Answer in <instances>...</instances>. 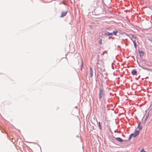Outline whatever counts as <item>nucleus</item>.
I'll use <instances>...</instances> for the list:
<instances>
[{"mask_svg": "<svg viewBox=\"0 0 152 152\" xmlns=\"http://www.w3.org/2000/svg\"><path fill=\"white\" fill-rule=\"evenodd\" d=\"M131 73L132 75H137V72L135 70H134L132 71Z\"/></svg>", "mask_w": 152, "mask_h": 152, "instance_id": "6", "label": "nucleus"}, {"mask_svg": "<svg viewBox=\"0 0 152 152\" xmlns=\"http://www.w3.org/2000/svg\"><path fill=\"white\" fill-rule=\"evenodd\" d=\"M149 40L150 41V42H152V40Z\"/></svg>", "mask_w": 152, "mask_h": 152, "instance_id": "20", "label": "nucleus"}, {"mask_svg": "<svg viewBox=\"0 0 152 152\" xmlns=\"http://www.w3.org/2000/svg\"><path fill=\"white\" fill-rule=\"evenodd\" d=\"M139 53L140 54V56H143L144 55V53L142 51H140L139 52Z\"/></svg>", "mask_w": 152, "mask_h": 152, "instance_id": "7", "label": "nucleus"}, {"mask_svg": "<svg viewBox=\"0 0 152 152\" xmlns=\"http://www.w3.org/2000/svg\"><path fill=\"white\" fill-rule=\"evenodd\" d=\"M141 128H142L141 127V128H140V127H139V129H141Z\"/></svg>", "mask_w": 152, "mask_h": 152, "instance_id": "19", "label": "nucleus"}, {"mask_svg": "<svg viewBox=\"0 0 152 152\" xmlns=\"http://www.w3.org/2000/svg\"><path fill=\"white\" fill-rule=\"evenodd\" d=\"M115 139L117 140V141L121 142H122L123 141V140L120 137H117Z\"/></svg>", "mask_w": 152, "mask_h": 152, "instance_id": "5", "label": "nucleus"}, {"mask_svg": "<svg viewBox=\"0 0 152 152\" xmlns=\"http://www.w3.org/2000/svg\"><path fill=\"white\" fill-rule=\"evenodd\" d=\"M132 41H133V43L134 44V47L136 48L137 47H136V40H133Z\"/></svg>", "mask_w": 152, "mask_h": 152, "instance_id": "8", "label": "nucleus"}, {"mask_svg": "<svg viewBox=\"0 0 152 152\" xmlns=\"http://www.w3.org/2000/svg\"><path fill=\"white\" fill-rule=\"evenodd\" d=\"M67 13V11L62 12L61 13V16H60V17H63L65 16L66 15Z\"/></svg>", "mask_w": 152, "mask_h": 152, "instance_id": "3", "label": "nucleus"}, {"mask_svg": "<svg viewBox=\"0 0 152 152\" xmlns=\"http://www.w3.org/2000/svg\"><path fill=\"white\" fill-rule=\"evenodd\" d=\"M149 115L148 114L147 115H146V117L145 120H146V119H147V118H148V117H149Z\"/></svg>", "mask_w": 152, "mask_h": 152, "instance_id": "13", "label": "nucleus"}, {"mask_svg": "<svg viewBox=\"0 0 152 152\" xmlns=\"http://www.w3.org/2000/svg\"><path fill=\"white\" fill-rule=\"evenodd\" d=\"M106 35H112V34L111 33H109V32H107V33H106Z\"/></svg>", "mask_w": 152, "mask_h": 152, "instance_id": "10", "label": "nucleus"}, {"mask_svg": "<svg viewBox=\"0 0 152 152\" xmlns=\"http://www.w3.org/2000/svg\"><path fill=\"white\" fill-rule=\"evenodd\" d=\"M140 133V131L139 130L135 131L134 133L130 135L129 139H130L132 137H133L134 138L135 137L137 136Z\"/></svg>", "mask_w": 152, "mask_h": 152, "instance_id": "1", "label": "nucleus"}, {"mask_svg": "<svg viewBox=\"0 0 152 152\" xmlns=\"http://www.w3.org/2000/svg\"><path fill=\"white\" fill-rule=\"evenodd\" d=\"M104 89L102 87L99 88V98L101 99L104 95Z\"/></svg>", "mask_w": 152, "mask_h": 152, "instance_id": "2", "label": "nucleus"}, {"mask_svg": "<svg viewBox=\"0 0 152 152\" xmlns=\"http://www.w3.org/2000/svg\"><path fill=\"white\" fill-rule=\"evenodd\" d=\"M82 66H83V61L82 60Z\"/></svg>", "mask_w": 152, "mask_h": 152, "instance_id": "17", "label": "nucleus"}, {"mask_svg": "<svg viewBox=\"0 0 152 152\" xmlns=\"http://www.w3.org/2000/svg\"><path fill=\"white\" fill-rule=\"evenodd\" d=\"M145 151H144V149L142 148L141 149L140 152H145Z\"/></svg>", "mask_w": 152, "mask_h": 152, "instance_id": "12", "label": "nucleus"}, {"mask_svg": "<svg viewBox=\"0 0 152 152\" xmlns=\"http://www.w3.org/2000/svg\"><path fill=\"white\" fill-rule=\"evenodd\" d=\"M101 110H101V112L102 113H103V114L104 113V114H105V109L104 108H102Z\"/></svg>", "mask_w": 152, "mask_h": 152, "instance_id": "9", "label": "nucleus"}, {"mask_svg": "<svg viewBox=\"0 0 152 152\" xmlns=\"http://www.w3.org/2000/svg\"><path fill=\"white\" fill-rule=\"evenodd\" d=\"M99 128L100 129H101V126L100 125V122H99Z\"/></svg>", "mask_w": 152, "mask_h": 152, "instance_id": "11", "label": "nucleus"}, {"mask_svg": "<svg viewBox=\"0 0 152 152\" xmlns=\"http://www.w3.org/2000/svg\"><path fill=\"white\" fill-rule=\"evenodd\" d=\"M132 37H133V38H134L135 37V36L134 35H133L132 36Z\"/></svg>", "mask_w": 152, "mask_h": 152, "instance_id": "16", "label": "nucleus"}, {"mask_svg": "<svg viewBox=\"0 0 152 152\" xmlns=\"http://www.w3.org/2000/svg\"><path fill=\"white\" fill-rule=\"evenodd\" d=\"M99 44H102V40H100L99 41Z\"/></svg>", "mask_w": 152, "mask_h": 152, "instance_id": "15", "label": "nucleus"}, {"mask_svg": "<svg viewBox=\"0 0 152 152\" xmlns=\"http://www.w3.org/2000/svg\"><path fill=\"white\" fill-rule=\"evenodd\" d=\"M141 128H142L141 127V128H140V127H139V129H141Z\"/></svg>", "mask_w": 152, "mask_h": 152, "instance_id": "18", "label": "nucleus"}, {"mask_svg": "<svg viewBox=\"0 0 152 152\" xmlns=\"http://www.w3.org/2000/svg\"><path fill=\"white\" fill-rule=\"evenodd\" d=\"M113 32V33H114V35H116V33H117V31H114Z\"/></svg>", "mask_w": 152, "mask_h": 152, "instance_id": "14", "label": "nucleus"}, {"mask_svg": "<svg viewBox=\"0 0 152 152\" xmlns=\"http://www.w3.org/2000/svg\"><path fill=\"white\" fill-rule=\"evenodd\" d=\"M89 69L90 70V75L91 77H92L93 75V71L92 68L91 66L89 67Z\"/></svg>", "mask_w": 152, "mask_h": 152, "instance_id": "4", "label": "nucleus"}, {"mask_svg": "<svg viewBox=\"0 0 152 152\" xmlns=\"http://www.w3.org/2000/svg\"><path fill=\"white\" fill-rule=\"evenodd\" d=\"M137 41V39H136Z\"/></svg>", "mask_w": 152, "mask_h": 152, "instance_id": "21", "label": "nucleus"}]
</instances>
